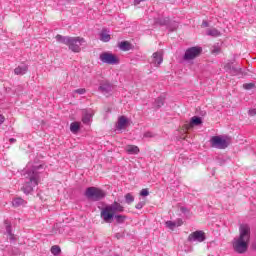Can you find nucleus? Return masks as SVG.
I'll list each match as a JSON object with an SVG mask.
<instances>
[{
  "label": "nucleus",
  "instance_id": "obj_20",
  "mask_svg": "<svg viewBox=\"0 0 256 256\" xmlns=\"http://www.w3.org/2000/svg\"><path fill=\"white\" fill-rule=\"evenodd\" d=\"M27 202H25V200H23V198H15L13 201H12V205L13 207H23L25 206Z\"/></svg>",
  "mask_w": 256,
  "mask_h": 256
},
{
  "label": "nucleus",
  "instance_id": "obj_5",
  "mask_svg": "<svg viewBox=\"0 0 256 256\" xmlns=\"http://www.w3.org/2000/svg\"><path fill=\"white\" fill-rule=\"evenodd\" d=\"M85 197L89 201H101V199H105V191H103L101 188L97 187H88L84 193Z\"/></svg>",
  "mask_w": 256,
  "mask_h": 256
},
{
  "label": "nucleus",
  "instance_id": "obj_9",
  "mask_svg": "<svg viewBox=\"0 0 256 256\" xmlns=\"http://www.w3.org/2000/svg\"><path fill=\"white\" fill-rule=\"evenodd\" d=\"M211 145L216 149H227V147H229V142L219 136H213L211 139Z\"/></svg>",
  "mask_w": 256,
  "mask_h": 256
},
{
  "label": "nucleus",
  "instance_id": "obj_24",
  "mask_svg": "<svg viewBox=\"0 0 256 256\" xmlns=\"http://www.w3.org/2000/svg\"><path fill=\"white\" fill-rule=\"evenodd\" d=\"M113 219H115L116 223H119V224L123 223L124 221H127V217L125 215H121V214H118V215L114 214Z\"/></svg>",
  "mask_w": 256,
  "mask_h": 256
},
{
  "label": "nucleus",
  "instance_id": "obj_41",
  "mask_svg": "<svg viewBox=\"0 0 256 256\" xmlns=\"http://www.w3.org/2000/svg\"><path fill=\"white\" fill-rule=\"evenodd\" d=\"M181 225H183V220H178L177 226H178V227H181Z\"/></svg>",
  "mask_w": 256,
  "mask_h": 256
},
{
  "label": "nucleus",
  "instance_id": "obj_21",
  "mask_svg": "<svg viewBox=\"0 0 256 256\" xmlns=\"http://www.w3.org/2000/svg\"><path fill=\"white\" fill-rule=\"evenodd\" d=\"M206 35H209L210 37H219L221 32L217 30V28H212L206 31Z\"/></svg>",
  "mask_w": 256,
  "mask_h": 256
},
{
  "label": "nucleus",
  "instance_id": "obj_7",
  "mask_svg": "<svg viewBox=\"0 0 256 256\" xmlns=\"http://www.w3.org/2000/svg\"><path fill=\"white\" fill-rule=\"evenodd\" d=\"M203 49L201 47H191L188 48L184 54L185 61H191V59H195L201 55Z\"/></svg>",
  "mask_w": 256,
  "mask_h": 256
},
{
  "label": "nucleus",
  "instance_id": "obj_31",
  "mask_svg": "<svg viewBox=\"0 0 256 256\" xmlns=\"http://www.w3.org/2000/svg\"><path fill=\"white\" fill-rule=\"evenodd\" d=\"M166 227H168V229H175V227H177V223H175L173 221H167Z\"/></svg>",
  "mask_w": 256,
  "mask_h": 256
},
{
  "label": "nucleus",
  "instance_id": "obj_30",
  "mask_svg": "<svg viewBox=\"0 0 256 256\" xmlns=\"http://www.w3.org/2000/svg\"><path fill=\"white\" fill-rule=\"evenodd\" d=\"M73 93H76L77 95H85V93H87V90L85 88H80L74 90Z\"/></svg>",
  "mask_w": 256,
  "mask_h": 256
},
{
  "label": "nucleus",
  "instance_id": "obj_17",
  "mask_svg": "<svg viewBox=\"0 0 256 256\" xmlns=\"http://www.w3.org/2000/svg\"><path fill=\"white\" fill-rule=\"evenodd\" d=\"M126 151L129 155H137L139 153V147L135 145H128Z\"/></svg>",
  "mask_w": 256,
  "mask_h": 256
},
{
  "label": "nucleus",
  "instance_id": "obj_35",
  "mask_svg": "<svg viewBox=\"0 0 256 256\" xmlns=\"http://www.w3.org/2000/svg\"><path fill=\"white\" fill-rule=\"evenodd\" d=\"M248 115H250V117H255V115H256V109H255V108L250 109V110L248 111Z\"/></svg>",
  "mask_w": 256,
  "mask_h": 256
},
{
  "label": "nucleus",
  "instance_id": "obj_15",
  "mask_svg": "<svg viewBox=\"0 0 256 256\" xmlns=\"http://www.w3.org/2000/svg\"><path fill=\"white\" fill-rule=\"evenodd\" d=\"M29 70V67L27 65L18 66L14 69L15 75H25L27 71Z\"/></svg>",
  "mask_w": 256,
  "mask_h": 256
},
{
  "label": "nucleus",
  "instance_id": "obj_10",
  "mask_svg": "<svg viewBox=\"0 0 256 256\" xmlns=\"http://www.w3.org/2000/svg\"><path fill=\"white\" fill-rule=\"evenodd\" d=\"M199 125H203V120L201 117L193 116L189 123L184 125L185 131H189V129H193V127H197Z\"/></svg>",
  "mask_w": 256,
  "mask_h": 256
},
{
  "label": "nucleus",
  "instance_id": "obj_29",
  "mask_svg": "<svg viewBox=\"0 0 256 256\" xmlns=\"http://www.w3.org/2000/svg\"><path fill=\"white\" fill-rule=\"evenodd\" d=\"M125 201H126L127 205H131V203H133V201H135V197H133L131 195V193H127L125 195Z\"/></svg>",
  "mask_w": 256,
  "mask_h": 256
},
{
  "label": "nucleus",
  "instance_id": "obj_40",
  "mask_svg": "<svg viewBox=\"0 0 256 256\" xmlns=\"http://www.w3.org/2000/svg\"><path fill=\"white\" fill-rule=\"evenodd\" d=\"M9 142H10V143H16V142H17V139H15V138H10V139H9Z\"/></svg>",
  "mask_w": 256,
  "mask_h": 256
},
{
  "label": "nucleus",
  "instance_id": "obj_22",
  "mask_svg": "<svg viewBox=\"0 0 256 256\" xmlns=\"http://www.w3.org/2000/svg\"><path fill=\"white\" fill-rule=\"evenodd\" d=\"M155 24L161 25L162 27L165 25H169V18H156Z\"/></svg>",
  "mask_w": 256,
  "mask_h": 256
},
{
  "label": "nucleus",
  "instance_id": "obj_39",
  "mask_svg": "<svg viewBox=\"0 0 256 256\" xmlns=\"http://www.w3.org/2000/svg\"><path fill=\"white\" fill-rule=\"evenodd\" d=\"M180 211H182L183 213L189 212V210L186 207H181Z\"/></svg>",
  "mask_w": 256,
  "mask_h": 256
},
{
  "label": "nucleus",
  "instance_id": "obj_11",
  "mask_svg": "<svg viewBox=\"0 0 256 256\" xmlns=\"http://www.w3.org/2000/svg\"><path fill=\"white\" fill-rule=\"evenodd\" d=\"M151 63L155 67H159V65H161V63H163V51L154 52L152 55Z\"/></svg>",
  "mask_w": 256,
  "mask_h": 256
},
{
  "label": "nucleus",
  "instance_id": "obj_8",
  "mask_svg": "<svg viewBox=\"0 0 256 256\" xmlns=\"http://www.w3.org/2000/svg\"><path fill=\"white\" fill-rule=\"evenodd\" d=\"M206 236H205V232H203L202 230H197L195 232H192L189 236H188V241L189 243H203V241H205Z\"/></svg>",
  "mask_w": 256,
  "mask_h": 256
},
{
  "label": "nucleus",
  "instance_id": "obj_1",
  "mask_svg": "<svg viewBox=\"0 0 256 256\" xmlns=\"http://www.w3.org/2000/svg\"><path fill=\"white\" fill-rule=\"evenodd\" d=\"M239 231L240 236L234 239L233 249L236 253H247V249H249V241L251 239V228L247 224H241Z\"/></svg>",
  "mask_w": 256,
  "mask_h": 256
},
{
  "label": "nucleus",
  "instance_id": "obj_42",
  "mask_svg": "<svg viewBox=\"0 0 256 256\" xmlns=\"http://www.w3.org/2000/svg\"><path fill=\"white\" fill-rule=\"evenodd\" d=\"M144 137H151V132H147L144 134Z\"/></svg>",
  "mask_w": 256,
  "mask_h": 256
},
{
  "label": "nucleus",
  "instance_id": "obj_36",
  "mask_svg": "<svg viewBox=\"0 0 256 256\" xmlns=\"http://www.w3.org/2000/svg\"><path fill=\"white\" fill-rule=\"evenodd\" d=\"M143 207H145V202H139V203L136 204V206H135L136 209H143Z\"/></svg>",
  "mask_w": 256,
  "mask_h": 256
},
{
  "label": "nucleus",
  "instance_id": "obj_19",
  "mask_svg": "<svg viewBox=\"0 0 256 256\" xmlns=\"http://www.w3.org/2000/svg\"><path fill=\"white\" fill-rule=\"evenodd\" d=\"M100 41H103L104 43H109V41H111V35L107 33V30H102L100 33Z\"/></svg>",
  "mask_w": 256,
  "mask_h": 256
},
{
  "label": "nucleus",
  "instance_id": "obj_23",
  "mask_svg": "<svg viewBox=\"0 0 256 256\" xmlns=\"http://www.w3.org/2000/svg\"><path fill=\"white\" fill-rule=\"evenodd\" d=\"M230 73L231 75H243V70H241L240 67L232 66L230 67Z\"/></svg>",
  "mask_w": 256,
  "mask_h": 256
},
{
  "label": "nucleus",
  "instance_id": "obj_26",
  "mask_svg": "<svg viewBox=\"0 0 256 256\" xmlns=\"http://www.w3.org/2000/svg\"><path fill=\"white\" fill-rule=\"evenodd\" d=\"M79 129H80L79 122H72L70 124V131L72 133H77V131H79Z\"/></svg>",
  "mask_w": 256,
  "mask_h": 256
},
{
  "label": "nucleus",
  "instance_id": "obj_43",
  "mask_svg": "<svg viewBox=\"0 0 256 256\" xmlns=\"http://www.w3.org/2000/svg\"><path fill=\"white\" fill-rule=\"evenodd\" d=\"M122 237H123V235H121V233H117V234H116V238L120 239V238H122Z\"/></svg>",
  "mask_w": 256,
  "mask_h": 256
},
{
  "label": "nucleus",
  "instance_id": "obj_28",
  "mask_svg": "<svg viewBox=\"0 0 256 256\" xmlns=\"http://www.w3.org/2000/svg\"><path fill=\"white\" fill-rule=\"evenodd\" d=\"M91 121V114H84L83 117H82V122L84 123V125H89Z\"/></svg>",
  "mask_w": 256,
  "mask_h": 256
},
{
  "label": "nucleus",
  "instance_id": "obj_37",
  "mask_svg": "<svg viewBox=\"0 0 256 256\" xmlns=\"http://www.w3.org/2000/svg\"><path fill=\"white\" fill-rule=\"evenodd\" d=\"M5 123V116L0 114V125H3Z\"/></svg>",
  "mask_w": 256,
  "mask_h": 256
},
{
  "label": "nucleus",
  "instance_id": "obj_38",
  "mask_svg": "<svg viewBox=\"0 0 256 256\" xmlns=\"http://www.w3.org/2000/svg\"><path fill=\"white\" fill-rule=\"evenodd\" d=\"M202 27H209V22H207V21H203L202 22Z\"/></svg>",
  "mask_w": 256,
  "mask_h": 256
},
{
  "label": "nucleus",
  "instance_id": "obj_34",
  "mask_svg": "<svg viewBox=\"0 0 256 256\" xmlns=\"http://www.w3.org/2000/svg\"><path fill=\"white\" fill-rule=\"evenodd\" d=\"M141 197H147L149 195V190L148 189H142L140 191Z\"/></svg>",
  "mask_w": 256,
  "mask_h": 256
},
{
  "label": "nucleus",
  "instance_id": "obj_18",
  "mask_svg": "<svg viewBox=\"0 0 256 256\" xmlns=\"http://www.w3.org/2000/svg\"><path fill=\"white\" fill-rule=\"evenodd\" d=\"M4 225H5V227H6V233H8V235H9V237H10V240L13 241V239H15V236L13 235V231L11 230V222L5 220V221H4Z\"/></svg>",
  "mask_w": 256,
  "mask_h": 256
},
{
  "label": "nucleus",
  "instance_id": "obj_33",
  "mask_svg": "<svg viewBox=\"0 0 256 256\" xmlns=\"http://www.w3.org/2000/svg\"><path fill=\"white\" fill-rule=\"evenodd\" d=\"M244 89H255V83H246L243 85Z\"/></svg>",
  "mask_w": 256,
  "mask_h": 256
},
{
  "label": "nucleus",
  "instance_id": "obj_27",
  "mask_svg": "<svg viewBox=\"0 0 256 256\" xmlns=\"http://www.w3.org/2000/svg\"><path fill=\"white\" fill-rule=\"evenodd\" d=\"M51 253L52 255H60L61 254V247L57 246V245H54L51 247Z\"/></svg>",
  "mask_w": 256,
  "mask_h": 256
},
{
  "label": "nucleus",
  "instance_id": "obj_6",
  "mask_svg": "<svg viewBox=\"0 0 256 256\" xmlns=\"http://www.w3.org/2000/svg\"><path fill=\"white\" fill-rule=\"evenodd\" d=\"M99 59L102 63H106L107 65H119V58L111 52L101 53Z\"/></svg>",
  "mask_w": 256,
  "mask_h": 256
},
{
  "label": "nucleus",
  "instance_id": "obj_16",
  "mask_svg": "<svg viewBox=\"0 0 256 256\" xmlns=\"http://www.w3.org/2000/svg\"><path fill=\"white\" fill-rule=\"evenodd\" d=\"M163 105H165V98L163 96H160L154 102V109H161Z\"/></svg>",
  "mask_w": 256,
  "mask_h": 256
},
{
  "label": "nucleus",
  "instance_id": "obj_3",
  "mask_svg": "<svg viewBox=\"0 0 256 256\" xmlns=\"http://www.w3.org/2000/svg\"><path fill=\"white\" fill-rule=\"evenodd\" d=\"M56 41L67 45L68 49L73 53H81V46L85 43V39L81 37H69L62 36L61 34L56 35Z\"/></svg>",
  "mask_w": 256,
  "mask_h": 256
},
{
  "label": "nucleus",
  "instance_id": "obj_4",
  "mask_svg": "<svg viewBox=\"0 0 256 256\" xmlns=\"http://www.w3.org/2000/svg\"><path fill=\"white\" fill-rule=\"evenodd\" d=\"M124 211L125 208L120 205L119 202L115 201L101 210L100 217L103 219L104 223H113L115 213H123Z\"/></svg>",
  "mask_w": 256,
  "mask_h": 256
},
{
  "label": "nucleus",
  "instance_id": "obj_25",
  "mask_svg": "<svg viewBox=\"0 0 256 256\" xmlns=\"http://www.w3.org/2000/svg\"><path fill=\"white\" fill-rule=\"evenodd\" d=\"M167 26H168L169 31H172V32L177 31V29H179V23H177L175 21L169 22Z\"/></svg>",
  "mask_w": 256,
  "mask_h": 256
},
{
  "label": "nucleus",
  "instance_id": "obj_2",
  "mask_svg": "<svg viewBox=\"0 0 256 256\" xmlns=\"http://www.w3.org/2000/svg\"><path fill=\"white\" fill-rule=\"evenodd\" d=\"M43 165L39 166H32L31 169H27L24 173L25 179H28L22 187L23 193L26 195H29V193H32L33 187H37L39 185V181H41V178L39 177L38 169H41Z\"/></svg>",
  "mask_w": 256,
  "mask_h": 256
},
{
  "label": "nucleus",
  "instance_id": "obj_12",
  "mask_svg": "<svg viewBox=\"0 0 256 256\" xmlns=\"http://www.w3.org/2000/svg\"><path fill=\"white\" fill-rule=\"evenodd\" d=\"M98 91H100V93H103V95H107L108 93H111V91H113V85H111V83L109 82L101 83Z\"/></svg>",
  "mask_w": 256,
  "mask_h": 256
},
{
  "label": "nucleus",
  "instance_id": "obj_32",
  "mask_svg": "<svg viewBox=\"0 0 256 256\" xmlns=\"http://www.w3.org/2000/svg\"><path fill=\"white\" fill-rule=\"evenodd\" d=\"M212 55H219L221 53V48L214 46L213 49L211 50Z\"/></svg>",
  "mask_w": 256,
  "mask_h": 256
},
{
  "label": "nucleus",
  "instance_id": "obj_13",
  "mask_svg": "<svg viewBox=\"0 0 256 256\" xmlns=\"http://www.w3.org/2000/svg\"><path fill=\"white\" fill-rule=\"evenodd\" d=\"M127 123H129V119H127V117H125V116H120L118 118V122L116 124V127L119 130L125 129L127 127Z\"/></svg>",
  "mask_w": 256,
  "mask_h": 256
},
{
  "label": "nucleus",
  "instance_id": "obj_14",
  "mask_svg": "<svg viewBox=\"0 0 256 256\" xmlns=\"http://www.w3.org/2000/svg\"><path fill=\"white\" fill-rule=\"evenodd\" d=\"M118 47L121 51H131L133 49V45L129 41L120 42Z\"/></svg>",
  "mask_w": 256,
  "mask_h": 256
}]
</instances>
